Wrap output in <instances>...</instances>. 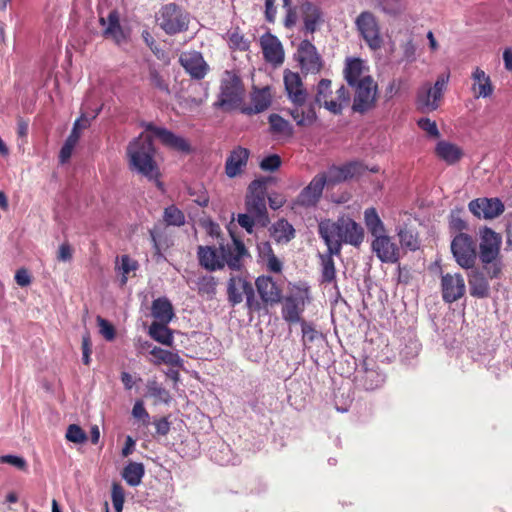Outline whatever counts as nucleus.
Segmentation results:
<instances>
[{
  "label": "nucleus",
  "mask_w": 512,
  "mask_h": 512,
  "mask_svg": "<svg viewBox=\"0 0 512 512\" xmlns=\"http://www.w3.org/2000/svg\"><path fill=\"white\" fill-rule=\"evenodd\" d=\"M355 25L366 44L372 50H377L382 46L383 40L380 34L379 23L373 13L369 11L361 12L355 20Z\"/></svg>",
  "instance_id": "f8f14e48"
},
{
  "label": "nucleus",
  "mask_w": 512,
  "mask_h": 512,
  "mask_svg": "<svg viewBox=\"0 0 512 512\" xmlns=\"http://www.w3.org/2000/svg\"><path fill=\"white\" fill-rule=\"evenodd\" d=\"M397 235L403 248H407L410 251H416L419 248L418 238L413 231L401 227L397 229Z\"/></svg>",
  "instance_id": "c03bdc74"
},
{
  "label": "nucleus",
  "mask_w": 512,
  "mask_h": 512,
  "mask_svg": "<svg viewBox=\"0 0 512 512\" xmlns=\"http://www.w3.org/2000/svg\"><path fill=\"white\" fill-rule=\"evenodd\" d=\"M371 250L383 263L395 264L399 261L400 248L386 233L373 238Z\"/></svg>",
  "instance_id": "2eb2a0df"
},
{
  "label": "nucleus",
  "mask_w": 512,
  "mask_h": 512,
  "mask_svg": "<svg viewBox=\"0 0 512 512\" xmlns=\"http://www.w3.org/2000/svg\"><path fill=\"white\" fill-rule=\"evenodd\" d=\"M245 89L239 76L230 71H225L220 86V95L217 105L232 110L241 107Z\"/></svg>",
  "instance_id": "6e6552de"
},
{
  "label": "nucleus",
  "mask_w": 512,
  "mask_h": 512,
  "mask_svg": "<svg viewBox=\"0 0 512 512\" xmlns=\"http://www.w3.org/2000/svg\"><path fill=\"white\" fill-rule=\"evenodd\" d=\"M189 194L193 197V201L198 204L201 207H206L209 203V196L205 190H200L199 192H196L193 189H189Z\"/></svg>",
  "instance_id": "338daca9"
},
{
  "label": "nucleus",
  "mask_w": 512,
  "mask_h": 512,
  "mask_svg": "<svg viewBox=\"0 0 512 512\" xmlns=\"http://www.w3.org/2000/svg\"><path fill=\"white\" fill-rule=\"evenodd\" d=\"M92 344L90 340L89 333H86L82 337V360L85 365H89L90 363V354L92 352Z\"/></svg>",
  "instance_id": "0e129e2a"
},
{
  "label": "nucleus",
  "mask_w": 512,
  "mask_h": 512,
  "mask_svg": "<svg viewBox=\"0 0 512 512\" xmlns=\"http://www.w3.org/2000/svg\"><path fill=\"white\" fill-rule=\"evenodd\" d=\"M480 244L479 257L484 265V269L491 279L497 278L501 272V267L496 259L499 256L502 244V237L489 227L479 230Z\"/></svg>",
  "instance_id": "39448f33"
},
{
  "label": "nucleus",
  "mask_w": 512,
  "mask_h": 512,
  "mask_svg": "<svg viewBox=\"0 0 512 512\" xmlns=\"http://www.w3.org/2000/svg\"><path fill=\"white\" fill-rule=\"evenodd\" d=\"M197 255L200 265L209 271L222 269L225 265L238 271L242 268L243 257L249 254L244 243L233 237L231 243L220 244L219 248L199 246Z\"/></svg>",
  "instance_id": "7ed1b4c3"
},
{
  "label": "nucleus",
  "mask_w": 512,
  "mask_h": 512,
  "mask_svg": "<svg viewBox=\"0 0 512 512\" xmlns=\"http://www.w3.org/2000/svg\"><path fill=\"white\" fill-rule=\"evenodd\" d=\"M146 387L147 395L155 399V404L168 403L170 401V394L168 390L163 388L156 381H148Z\"/></svg>",
  "instance_id": "37998d69"
},
{
  "label": "nucleus",
  "mask_w": 512,
  "mask_h": 512,
  "mask_svg": "<svg viewBox=\"0 0 512 512\" xmlns=\"http://www.w3.org/2000/svg\"><path fill=\"white\" fill-rule=\"evenodd\" d=\"M442 297L446 303H453L462 298L466 291V285L462 275L445 274L441 278Z\"/></svg>",
  "instance_id": "a211bd4d"
},
{
  "label": "nucleus",
  "mask_w": 512,
  "mask_h": 512,
  "mask_svg": "<svg viewBox=\"0 0 512 512\" xmlns=\"http://www.w3.org/2000/svg\"><path fill=\"white\" fill-rule=\"evenodd\" d=\"M137 267H138L137 262L135 260H132L128 255L121 256L118 270L122 274V278H121L122 285L126 284L129 273L132 271H135L137 269Z\"/></svg>",
  "instance_id": "49530a36"
},
{
  "label": "nucleus",
  "mask_w": 512,
  "mask_h": 512,
  "mask_svg": "<svg viewBox=\"0 0 512 512\" xmlns=\"http://www.w3.org/2000/svg\"><path fill=\"white\" fill-rule=\"evenodd\" d=\"M418 126L429 136L434 138L439 137V130L435 121H431L429 118H421L418 120Z\"/></svg>",
  "instance_id": "13d9d810"
},
{
  "label": "nucleus",
  "mask_w": 512,
  "mask_h": 512,
  "mask_svg": "<svg viewBox=\"0 0 512 512\" xmlns=\"http://www.w3.org/2000/svg\"><path fill=\"white\" fill-rule=\"evenodd\" d=\"M267 182L265 179L252 181L247 189L245 208L248 213L256 217L257 224L265 227L269 223L266 207Z\"/></svg>",
  "instance_id": "423d86ee"
},
{
  "label": "nucleus",
  "mask_w": 512,
  "mask_h": 512,
  "mask_svg": "<svg viewBox=\"0 0 512 512\" xmlns=\"http://www.w3.org/2000/svg\"><path fill=\"white\" fill-rule=\"evenodd\" d=\"M272 236L277 242L287 243L295 236L293 226L285 219H280L272 226Z\"/></svg>",
  "instance_id": "4c0bfd02"
},
{
  "label": "nucleus",
  "mask_w": 512,
  "mask_h": 512,
  "mask_svg": "<svg viewBox=\"0 0 512 512\" xmlns=\"http://www.w3.org/2000/svg\"><path fill=\"white\" fill-rule=\"evenodd\" d=\"M353 87L355 89L353 111L365 113L373 109L377 99V84L373 78L371 76L361 78L357 85Z\"/></svg>",
  "instance_id": "9d476101"
},
{
  "label": "nucleus",
  "mask_w": 512,
  "mask_h": 512,
  "mask_svg": "<svg viewBox=\"0 0 512 512\" xmlns=\"http://www.w3.org/2000/svg\"><path fill=\"white\" fill-rule=\"evenodd\" d=\"M163 219L167 225L172 226H182L185 223V216L183 212L175 205L165 208Z\"/></svg>",
  "instance_id": "a18cd8bd"
},
{
  "label": "nucleus",
  "mask_w": 512,
  "mask_h": 512,
  "mask_svg": "<svg viewBox=\"0 0 512 512\" xmlns=\"http://www.w3.org/2000/svg\"><path fill=\"white\" fill-rule=\"evenodd\" d=\"M364 221L369 233L373 238L385 234L384 223L380 219L375 208H368L364 212Z\"/></svg>",
  "instance_id": "e433bc0d"
},
{
  "label": "nucleus",
  "mask_w": 512,
  "mask_h": 512,
  "mask_svg": "<svg viewBox=\"0 0 512 512\" xmlns=\"http://www.w3.org/2000/svg\"><path fill=\"white\" fill-rule=\"evenodd\" d=\"M326 183L325 173L315 175L310 183L298 194L295 203L305 208L316 206L322 196Z\"/></svg>",
  "instance_id": "4468645a"
},
{
  "label": "nucleus",
  "mask_w": 512,
  "mask_h": 512,
  "mask_svg": "<svg viewBox=\"0 0 512 512\" xmlns=\"http://www.w3.org/2000/svg\"><path fill=\"white\" fill-rule=\"evenodd\" d=\"M132 416L140 421H142L143 425L147 426L150 421V415L146 411L144 407V402L142 400H137L134 403L132 409Z\"/></svg>",
  "instance_id": "864d4df0"
},
{
  "label": "nucleus",
  "mask_w": 512,
  "mask_h": 512,
  "mask_svg": "<svg viewBox=\"0 0 512 512\" xmlns=\"http://www.w3.org/2000/svg\"><path fill=\"white\" fill-rule=\"evenodd\" d=\"M152 315L161 323H168L173 317L171 303L165 298H158L153 302Z\"/></svg>",
  "instance_id": "58836bf2"
},
{
  "label": "nucleus",
  "mask_w": 512,
  "mask_h": 512,
  "mask_svg": "<svg viewBox=\"0 0 512 512\" xmlns=\"http://www.w3.org/2000/svg\"><path fill=\"white\" fill-rule=\"evenodd\" d=\"M297 59L302 71L306 74L318 73L322 68V61L316 47L307 39L300 43L297 49Z\"/></svg>",
  "instance_id": "dca6fc26"
},
{
  "label": "nucleus",
  "mask_w": 512,
  "mask_h": 512,
  "mask_svg": "<svg viewBox=\"0 0 512 512\" xmlns=\"http://www.w3.org/2000/svg\"><path fill=\"white\" fill-rule=\"evenodd\" d=\"M98 326L100 329L101 335L106 340H113L115 338V329L114 327L105 319L98 317L97 318Z\"/></svg>",
  "instance_id": "bf43d9fd"
},
{
  "label": "nucleus",
  "mask_w": 512,
  "mask_h": 512,
  "mask_svg": "<svg viewBox=\"0 0 512 512\" xmlns=\"http://www.w3.org/2000/svg\"><path fill=\"white\" fill-rule=\"evenodd\" d=\"M472 91L475 98H487L493 94L494 87L484 70L476 68L472 73Z\"/></svg>",
  "instance_id": "c85d7f7f"
},
{
  "label": "nucleus",
  "mask_w": 512,
  "mask_h": 512,
  "mask_svg": "<svg viewBox=\"0 0 512 512\" xmlns=\"http://www.w3.org/2000/svg\"><path fill=\"white\" fill-rule=\"evenodd\" d=\"M335 253H330V251L327 249V253L320 254V260H321V277L322 282L325 283H331L336 278V269H335V263L333 260V256Z\"/></svg>",
  "instance_id": "a19ab883"
},
{
  "label": "nucleus",
  "mask_w": 512,
  "mask_h": 512,
  "mask_svg": "<svg viewBox=\"0 0 512 512\" xmlns=\"http://www.w3.org/2000/svg\"><path fill=\"white\" fill-rule=\"evenodd\" d=\"M266 264L271 272L280 273L282 271L283 264L274 253H270L266 257Z\"/></svg>",
  "instance_id": "774afa93"
},
{
  "label": "nucleus",
  "mask_w": 512,
  "mask_h": 512,
  "mask_svg": "<svg viewBox=\"0 0 512 512\" xmlns=\"http://www.w3.org/2000/svg\"><path fill=\"white\" fill-rule=\"evenodd\" d=\"M0 463L10 464L20 470H25L27 467L26 460L20 456H15V455L0 456Z\"/></svg>",
  "instance_id": "680f3d73"
},
{
  "label": "nucleus",
  "mask_w": 512,
  "mask_h": 512,
  "mask_svg": "<svg viewBox=\"0 0 512 512\" xmlns=\"http://www.w3.org/2000/svg\"><path fill=\"white\" fill-rule=\"evenodd\" d=\"M198 292L201 295L212 296L216 292V281L213 276H202L197 281Z\"/></svg>",
  "instance_id": "de8ad7c7"
},
{
  "label": "nucleus",
  "mask_w": 512,
  "mask_h": 512,
  "mask_svg": "<svg viewBox=\"0 0 512 512\" xmlns=\"http://www.w3.org/2000/svg\"><path fill=\"white\" fill-rule=\"evenodd\" d=\"M155 365L166 364L172 367L182 368L184 361L178 353H174L160 347H153L150 351Z\"/></svg>",
  "instance_id": "473e14b6"
},
{
  "label": "nucleus",
  "mask_w": 512,
  "mask_h": 512,
  "mask_svg": "<svg viewBox=\"0 0 512 512\" xmlns=\"http://www.w3.org/2000/svg\"><path fill=\"white\" fill-rule=\"evenodd\" d=\"M283 7L286 10L284 25L286 28H291L296 24L298 19L296 8L292 6V0H290L288 5H285V3L283 2Z\"/></svg>",
  "instance_id": "052dcab7"
},
{
  "label": "nucleus",
  "mask_w": 512,
  "mask_h": 512,
  "mask_svg": "<svg viewBox=\"0 0 512 512\" xmlns=\"http://www.w3.org/2000/svg\"><path fill=\"white\" fill-rule=\"evenodd\" d=\"M227 35L229 44L232 48L239 49L241 51H245L249 48L248 41L245 40L244 36L237 30L229 31Z\"/></svg>",
  "instance_id": "3c124183"
},
{
  "label": "nucleus",
  "mask_w": 512,
  "mask_h": 512,
  "mask_svg": "<svg viewBox=\"0 0 512 512\" xmlns=\"http://www.w3.org/2000/svg\"><path fill=\"white\" fill-rule=\"evenodd\" d=\"M281 158L277 154L269 155L262 159L260 162V168L263 171L273 172L276 171L281 166Z\"/></svg>",
  "instance_id": "603ef678"
},
{
  "label": "nucleus",
  "mask_w": 512,
  "mask_h": 512,
  "mask_svg": "<svg viewBox=\"0 0 512 512\" xmlns=\"http://www.w3.org/2000/svg\"><path fill=\"white\" fill-rule=\"evenodd\" d=\"M166 324L167 323L153 322L149 327V335L155 341L163 345L171 346L173 343V336Z\"/></svg>",
  "instance_id": "ea45409f"
},
{
  "label": "nucleus",
  "mask_w": 512,
  "mask_h": 512,
  "mask_svg": "<svg viewBox=\"0 0 512 512\" xmlns=\"http://www.w3.org/2000/svg\"><path fill=\"white\" fill-rule=\"evenodd\" d=\"M260 46L265 60L273 64H281L284 61V50L279 39L266 33L260 38Z\"/></svg>",
  "instance_id": "4be33fe9"
},
{
  "label": "nucleus",
  "mask_w": 512,
  "mask_h": 512,
  "mask_svg": "<svg viewBox=\"0 0 512 512\" xmlns=\"http://www.w3.org/2000/svg\"><path fill=\"white\" fill-rule=\"evenodd\" d=\"M349 101H350V92L344 85H341L336 90V98L333 99V102H339L341 111H342L343 107L345 105H347L349 103Z\"/></svg>",
  "instance_id": "69168bd1"
},
{
  "label": "nucleus",
  "mask_w": 512,
  "mask_h": 512,
  "mask_svg": "<svg viewBox=\"0 0 512 512\" xmlns=\"http://www.w3.org/2000/svg\"><path fill=\"white\" fill-rule=\"evenodd\" d=\"M250 152L248 149L238 146L231 151L225 163V173L229 178H235L246 167Z\"/></svg>",
  "instance_id": "a878e982"
},
{
  "label": "nucleus",
  "mask_w": 512,
  "mask_h": 512,
  "mask_svg": "<svg viewBox=\"0 0 512 512\" xmlns=\"http://www.w3.org/2000/svg\"><path fill=\"white\" fill-rule=\"evenodd\" d=\"M469 210L478 218L494 219L504 212V205L498 198H478L469 203Z\"/></svg>",
  "instance_id": "f3484780"
},
{
  "label": "nucleus",
  "mask_w": 512,
  "mask_h": 512,
  "mask_svg": "<svg viewBox=\"0 0 512 512\" xmlns=\"http://www.w3.org/2000/svg\"><path fill=\"white\" fill-rule=\"evenodd\" d=\"M100 25L104 27L103 36L112 39L117 45L126 41V34L120 25L119 14L116 10L109 12L107 18L100 16Z\"/></svg>",
  "instance_id": "5701e85b"
},
{
  "label": "nucleus",
  "mask_w": 512,
  "mask_h": 512,
  "mask_svg": "<svg viewBox=\"0 0 512 512\" xmlns=\"http://www.w3.org/2000/svg\"><path fill=\"white\" fill-rule=\"evenodd\" d=\"M146 130L151 131L164 145L171 149L183 153H189L191 151V146L185 138L178 136L165 128L157 127L149 123L146 125Z\"/></svg>",
  "instance_id": "412c9836"
},
{
  "label": "nucleus",
  "mask_w": 512,
  "mask_h": 512,
  "mask_svg": "<svg viewBox=\"0 0 512 512\" xmlns=\"http://www.w3.org/2000/svg\"><path fill=\"white\" fill-rule=\"evenodd\" d=\"M318 234L323 239L330 253L341 254L343 244L360 247L364 242V228L348 216L337 220L323 219L318 223Z\"/></svg>",
  "instance_id": "f257e3e1"
},
{
  "label": "nucleus",
  "mask_w": 512,
  "mask_h": 512,
  "mask_svg": "<svg viewBox=\"0 0 512 512\" xmlns=\"http://www.w3.org/2000/svg\"><path fill=\"white\" fill-rule=\"evenodd\" d=\"M304 310V300L302 297H288L285 299L282 307L283 318L290 323L301 321V314Z\"/></svg>",
  "instance_id": "2f4dec72"
},
{
  "label": "nucleus",
  "mask_w": 512,
  "mask_h": 512,
  "mask_svg": "<svg viewBox=\"0 0 512 512\" xmlns=\"http://www.w3.org/2000/svg\"><path fill=\"white\" fill-rule=\"evenodd\" d=\"M299 10L304 23L305 32L313 34L322 21L320 8L312 2L305 0L300 4Z\"/></svg>",
  "instance_id": "bb28decb"
},
{
  "label": "nucleus",
  "mask_w": 512,
  "mask_h": 512,
  "mask_svg": "<svg viewBox=\"0 0 512 512\" xmlns=\"http://www.w3.org/2000/svg\"><path fill=\"white\" fill-rule=\"evenodd\" d=\"M364 62L361 59L355 58L347 61L344 68V78L348 85L355 86L361 78L367 77L364 74Z\"/></svg>",
  "instance_id": "72a5a7b5"
},
{
  "label": "nucleus",
  "mask_w": 512,
  "mask_h": 512,
  "mask_svg": "<svg viewBox=\"0 0 512 512\" xmlns=\"http://www.w3.org/2000/svg\"><path fill=\"white\" fill-rule=\"evenodd\" d=\"M190 15L175 3L161 7L156 15V23L168 35H175L188 29Z\"/></svg>",
  "instance_id": "0eeeda50"
},
{
  "label": "nucleus",
  "mask_w": 512,
  "mask_h": 512,
  "mask_svg": "<svg viewBox=\"0 0 512 512\" xmlns=\"http://www.w3.org/2000/svg\"><path fill=\"white\" fill-rule=\"evenodd\" d=\"M238 224L246 230L247 233L252 234L254 225L257 224L256 217L246 211V213H240L237 216Z\"/></svg>",
  "instance_id": "5fc2aeb1"
},
{
  "label": "nucleus",
  "mask_w": 512,
  "mask_h": 512,
  "mask_svg": "<svg viewBox=\"0 0 512 512\" xmlns=\"http://www.w3.org/2000/svg\"><path fill=\"white\" fill-rule=\"evenodd\" d=\"M359 384L368 391L375 390L384 383V375L376 370V364L372 359H365L358 371Z\"/></svg>",
  "instance_id": "6ab92c4d"
},
{
  "label": "nucleus",
  "mask_w": 512,
  "mask_h": 512,
  "mask_svg": "<svg viewBox=\"0 0 512 512\" xmlns=\"http://www.w3.org/2000/svg\"><path fill=\"white\" fill-rule=\"evenodd\" d=\"M325 175H326V179H327L326 184L334 185V184H338L340 182L346 181L344 173H343V169L341 166H332L328 170V173Z\"/></svg>",
  "instance_id": "6e6d98bb"
},
{
  "label": "nucleus",
  "mask_w": 512,
  "mask_h": 512,
  "mask_svg": "<svg viewBox=\"0 0 512 512\" xmlns=\"http://www.w3.org/2000/svg\"><path fill=\"white\" fill-rule=\"evenodd\" d=\"M228 299L232 305L239 304L246 297V305L250 310H259L260 304L255 299L252 284L241 277H231L227 287Z\"/></svg>",
  "instance_id": "ddd939ff"
},
{
  "label": "nucleus",
  "mask_w": 512,
  "mask_h": 512,
  "mask_svg": "<svg viewBox=\"0 0 512 512\" xmlns=\"http://www.w3.org/2000/svg\"><path fill=\"white\" fill-rule=\"evenodd\" d=\"M145 474V468L142 463L129 462L122 471V477L129 486H138Z\"/></svg>",
  "instance_id": "c9c22d12"
},
{
  "label": "nucleus",
  "mask_w": 512,
  "mask_h": 512,
  "mask_svg": "<svg viewBox=\"0 0 512 512\" xmlns=\"http://www.w3.org/2000/svg\"><path fill=\"white\" fill-rule=\"evenodd\" d=\"M436 154L448 164H454L462 157L461 149L457 145L447 141L438 142Z\"/></svg>",
  "instance_id": "f704fd0d"
},
{
  "label": "nucleus",
  "mask_w": 512,
  "mask_h": 512,
  "mask_svg": "<svg viewBox=\"0 0 512 512\" xmlns=\"http://www.w3.org/2000/svg\"><path fill=\"white\" fill-rule=\"evenodd\" d=\"M448 76L441 75L434 86L429 82L424 83L417 91V109L423 113L435 111L439 107V101L448 83Z\"/></svg>",
  "instance_id": "1a4fd4ad"
},
{
  "label": "nucleus",
  "mask_w": 512,
  "mask_h": 512,
  "mask_svg": "<svg viewBox=\"0 0 512 512\" xmlns=\"http://www.w3.org/2000/svg\"><path fill=\"white\" fill-rule=\"evenodd\" d=\"M149 81L150 84L158 90L166 94L170 93L168 83L164 80V78L154 67L149 68Z\"/></svg>",
  "instance_id": "8fccbe9b"
},
{
  "label": "nucleus",
  "mask_w": 512,
  "mask_h": 512,
  "mask_svg": "<svg viewBox=\"0 0 512 512\" xmlns=\"http://www.w3.org/2000/svg\"><path fill=\"white\" fill-rule=\"evenodd\" d=\"M377 7L389 16H397L401 14L405 8L406 3L404 0H376Z\"/></svg>",
  "instance_id": "79ce46f5"
},
{
  "label": "nucleus",
  "mask_w": 512,
  "mask_h": 512,
  "mask_svg": "<svg viewBox=\"0 0 512 512\" xmlns=\"http://www.w3.org/2000/svg\"><path fill=\"white\" fill-rule=\"evenodd\" d=\"M269 132L273 139L284 143L289 141L294 135L293 125L278 114H271L268 117Z\"/></svg>",
  "instance_id": "393cba45"
},
{
  "label": "nucleus",
  "mask_w": 512,
  "mask_h": 512,
  "mask_svg": "<svg viewBox=\"0 0 512 512\" xmlns=\"http://www.w3.org/2000/svg\"><path fill=\"white\" fill-rule=\"evenodd\" d=\"M451 251L458 263L464 269L474 268L477 254L473 238L466 233H459L451 242Z\"/></svg>",
  "instance_id": "9b49d317"
},
{
  "label": "nucleus",
  "mask_w": 512,
  "mask_h": 512,
  "mask_svg": "<svg viewBox=\"0 0 512 512\" xmlns=\"http://www.w3.org/2000/svg\"><path fill=\"white\" fill-rule=\"evenodd\" d=\"M252 106L241 107L245 114L252 115L265 111L271 104V95L268 88L254 90L251 94Z\"/></svg>",
  "instance_id": "7c9ffc66"
},
{
  "label": "nucleus",
  "mask_w": 512,
  "mask_h": 512,
  "mask_svg": "<svg viewBox=\"0 0 512 512\" xmlns=\"http://www.w3.org/2000/svg\"><path fill=\"white\" fill-rule=\"evenodd\" d=\"M126 154L129 169L149 180H156L159 169L155 160L156 150L150 135L141 133L129 142Z\"/></svg>",
  "instance_id": "20e7f679"
},
{
  "label": "nucleus",
  "mask_w": 512,
  "mask_h": 512,
  "mask_svg": "<svg viewBox=\"0 0 512 512\" xmlns=\"http://www.w3.org/2000/svg\"><path fill=\"white\" fill-rule=\"evenodd\" d=\"M124 491L121 486L114 484L112 487V503L117 512H121L124 504Z\"/></svg>",
  "instance_id": "4d7b16f0"
},
{
  "label": "nucleus",
  "mask_w": 512,
  "mask_h": 512,
  "mask_svg": "<svg viewBox=\"0 0 512 512\" xmlns=\"http://www.w3.org/2000/svg\"><path fill=\"white\" fill-rule=\"evenodd\" d=\"M257 291L265 303H277L281 299V291L269 276H260L255 282Z\"/></svg>",
  "instance_id": "cd10ccee"
},
{
  "label": "nucleus",
  "mask_w": 512,
  "mask_h": 512,
  "mask_svg": "<svg viewBox=\"0 0 512 512\" xmlns=\"http://www.w3.org/2000/svg\"><path fill=\"white\" fill-rule=\"evenodd\" d=\"M468 284L470 294L476 298H486L489 296L490 285L484 273L478 269H472L468 274Z\"/></svg>",
  "instance_id": "c756f323"
},
{
  "label": "nucleus",
  "mask_w": 512,
  "mask_h": 512,
  "mask_svg": "<svg viewBox=\"0 0 512 512\" xmlns=\"http://www.w3.org/2000/svg\"><path fill=\"white\" fill-rule=\"evenodd\" d=\"M302 334H303V343H312L315 341V339L319 336L318 331L315 330V328L308 324L307 322H302Z\"/></svg>",
  "instance_id": "e2e57ef3"
},
{
  "label": "nucleus",
  "mask_w": 512,
  "mask_h": 512,
  "mask_svg": "<svg viewBox=\"0 0 512 512\" xmlns=\"http://www.w3.org/2000/svg\"><path fill=\"white\" fill-rule=\"evenodd\" d=\"M179 62L192 78L202 79L207 74L208 65L200 52H183L179 57Z\"/></svg>",
  "instance_id": "aec40b11"
},
{
  "label": "nucleus",
  "mask_w": 512,
  "mask_h": 512,
  "mask_svg": "<svg viewBox=\"0 0 512 512\" xmlns=\"http://www.w3.org/2000/svg\"><path fill=\"white\" fill-rule=\"evenodd\" d=\"M66 439L75 444H83L87 440L85 431L77 424H70L67 428Z\"/></svg>",
  "instance_id": "09e8293b"
},
{
  "label": "nucleus",
  "mask_w": 512,
  "mask_h": 512,
  "mask_svg": "<svg viewBox=\"0 0 512 512\" xmlns=\"http://www.w3.org/2000/svg\"><path fill=\"white\" fill-rule=\"evenodd\" d=\"M285 92L292 107L288 112L298 126H312L317 120L313 103L308 102L309 93L302 78L296 72L286 70L283 76Z\"/></svg>",
  "instance_id": "f03ea898"
},
{
  "label": "nucleus",
  "mask_w": 512,
  "mask_h": 512,
  "mask_svg": "<svg viewBox=\"0 0 512 512\" xmlns=\"http://www.w3.org/2000/svg\"><path fill=\"white\" fill-rule=\"evenodd\" d=\"M332 95L331 80L321 79L317 86L314 96V100L310 103L315 105L323 106L329 112L337 115L341 114V107L339 102H333V99L329 100Z\"/></svg>",
  "instance_id": "b1692460"
}]
</instances>
